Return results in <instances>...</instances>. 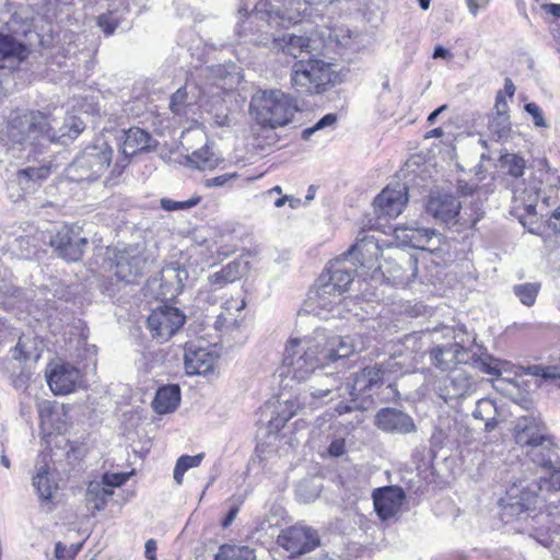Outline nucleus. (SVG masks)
Masks as SVG:
<instances>
[{"label":"nucleus","instance_id":"nucleus-16","mask_svg":"<svg viewBox=\"0 0 560 560\" xmlns=\"http://www.w3.org/2000/svg\"><path fill=\"white\" fill-rule=\"evenodd\" d=\"M408 202V190L406 185L396 183L388 185L378 194L373 202L377 217L397 218Z\"/></svg>","mask_w":560,"mask_h":560},{"label":"nucleus","instance_id":"nucleus-3","mask_svg":"<svg viewBox=\"0 0 560 560\" xmlns=\"http://www.w3.org/2000/svg\"><path fill=\"white\" fill-rule=\"evenodd\" d=\"M357 267L348 259H334L310 291L308 301L322 311L330 312L338 306L353 281Z\"/></svg>","mask_w":560,"mask_h":560},{"label":"nucleus","instance_id":"nucleus-42","mask_svg":"<svg viewBox=\"0 0 560 560\" xmlns=\"http://www.w3.org/2000/svg\"><path fill=\"white\" fill-rule=\"evenodd\" d=\"M51 132L56 135L54 142L66 143L67 140L77 138L83 130L82 122L71 117L68 124L58 127V121L55 118L49 117Z\"/></svg>","mask_w":560,"mask_h":560},{"label":"nucleus","instance_id":"nucleus-46","mask_svg":"<svg viewBox=\"0 0 560 560\" xmlns=\"http://www.w3.org/2000/svg\"><path fill=\"white\" fill-rule=\"evenodd\" d=\"M202 458L203 454L180 456L176 462L173 475L176 483L182 485L185 472L190 468L198 467L201 464Z\"/></svg>","mask_w":560,"mask_h":560},{"label":"nucleus","instance_id":"nucleus-25","mask_svg":"<svg viewBox=\"0 0 560 560\" xmlns=\"http://www.w3.org/2000/svg\"><path fill=\"white\" fill-rule=\"evenodd\" d=\"M417 340L418 337L416 335L406 336L402 342L406 351L397 350L385 362L381 363L388 378L402 375L413 368L415 357L412 353Z\"/></svg>","mask_w":560,"mask_h":560},{"label":"nucleus","instance_id":"nucleus-62","mask_svg":"<svg viewBox=\"0 0 560 560\" xmlns=\"http://www.w3.org/2000/svg\"><path fill=\"white\" fill-rule=\"evenodd\" d=\"M144 547H145V550H144L145 558L149 560H156V549H158L156 541L154 539H149L145 542Z\"/></svg>","mask_w":560,"mask_h":560},{"label":"nucleus","instance_id":"nucleus-61","mask_svg":"<svg viewBox=\"0 0 560 560\" xmlns=\"http://www.w3.org/2000/svg\"><path fill=\"white\" fill-rule=\"evenodd\" d=\"M55 557H56V560H70L71 559V556H69L67 546L60 541H58L55 546Z\"/></svg>","mask_w":560,"mask_h":560},{"label":"nucleus","instance_id":"nucleus-58","mask_svg":"<svg viewBox=\"0 0 560 560\" xmlns=\"http://www.w3.org/2000/svg\"><path fill=\"white\" fill-rule=\"evenodd\" d=\"M468 11L476 16L480 11L488 8L490 0H465Z\"/></svg>","mask_w":560,"mask_h":560},{"label":"nucleus","instance_id":"nucleus-19","mask_svg":"<svg viewBox=\"0 0 560 560\" xmlns=\"http://www.w3.org/2000/svg\"><path fill=\"white\" fill-rule=\"evenodd\" d=\"M188 278L186 269L182 268L178 262H170L161 270L160 279L154 278L149 282L151 288L159 285L160 292L158 298L172 299L182 292L184 282Z\"/></svg>","mask_w":560,"mask_h":560},{"label":"nucleus","instance_id":"nucleus-63","mask_svg":"<svg viewBox=\"0 0 560 560\" xmlns=\"http://www.w3.org/2000/svg\"><path fill=\"white\" fill-rule=\"evenodd\" d=\"M548 224L555 232L560 234V206L550 215Z\"/></svg>","mask_w":560,"mask_h":560},{"label":"nucleus","instance_id":"nucleus-10","mask_svg":"<svg viewBox=\"0 0 560 560\" xmlns=\"http://www.w3.org/2000/svg\"><path fill=\"white\" fill-rule=\"evenodd\" d=\"M88 243V238L81 236L78 226L63 225L49 237V245L55 253L68 261L81 259Z\"/></svg>","mask_w":560,"mask_h":560},{"label":"nucleus","instance_id":"nucleus-11","mask_svg":"<svg viewBox=\"0 0 560 560\" xmlns=\"http://www.w3.org/2000/svg\"><path fill=\"white\" fill-rule=\"evenodd\" d=\"M327 339L324 349L328 363L335 362L338 359L348 358L357 352H362L368 348L370 338L360 332L347 336H335L329 334L326 329L318 328Z\"/></svg>","mask_w":560,"mask_h":560},{"label":"nucleus","instance_id":"nucleus-26","mask_svg":"<svg viewBox=\"0 0 560 560\" xmlns=\"http://www.w3.org/2000/svg\"><path fill=\"white\" fill-rule=\"evenodd\" d=\"M71 295L69 288L58 281H51V288H38L37 291H31L30 310L35 307L49 312V310L57 308L56 300L67 301Z\"/></svg>","mask_w":560,"mask_h":560},{"label":"nucleus","instance_id":"nucleus-4","mask_svg":"<svg viewBox=\"0 0 560 560\" xmlns=\"http://www.w3.org/2000/svg\"><path fill=\"white\" fill-rule=\"evenodd\" d=\"M113 149L104 139L88 144L66 168V176L75 183H92L100 179L109 167Z\"/></svg>","mask_w":560,"mask_h":560},{"label":"nucleus","instance_id":"nucleus-49","mask_svg":"<svg viewBox=\"0 0 560 560\" xmlns=\"http://www.w3.org/2000/svg\"><path fill=\"white\" fill-rule=\"evenodd\" d=\"M201 200V197L198 195L192 196L191 198L184 201H175L168 198H162L160 200L161 208L165 211H185L190 208L197 206Z\"/></svg>","mask_w":560,"mask_h":560},{"label":"nucleus","instance_id":"nucleus-50","mask_svg":"<svg viewBox=\"0 0 560 560\" xmlns=\"http://www.w3.org/2000/svg\"><path fill=\"white\" fill-rule=\"evenodd\" d=\"M489 129L500 139L505 137L510 130V117L508 113L495 114L489 121Z\"/></svg>","mask_w":560,"mask_h":560},{"label":"nucleus","instance_id":"nucleus-37","mask_svg":"<svg viewBox=\"0 0 560 560\" xmlns=\"http://www.w3.org/2000/svg\"><path fill=\"white\" fill-rule=\"evenodd\" d=\"M270 47L276 51H282L285 55L296 58L299 54L307 51L310 47V38L305 36L284 34L281 37H273Z\"/></svg>","mask_w":560,"mask_h":560},{"label":"nucleus","instance_id":"nucleus-40","mask_svg":"<svg viewBox=\"0 0 560 560\" xmlns=\"http://www.w3.org/2000/svg\"><path fill=\"white\" fill-rule=\"evenodd\" d=\"M187 161L197 170L212 171L219 166L221 159L211 147L205 144L202 148L188 154Z\"/></svg>","mask_w":560,"mask_h":560},{"label":"nucleus","instance_id":"nucleus-21","mask_svg":"<svg viewBox=\"0 0 560 560\" xmlns=\"http://www.w3.org/2000/svg\"><path fill=\"white\" fill-rule=\"evenodd\" d=\"M477 383L464 369H454L444 377L440 386V396L445 400L458 399L471 395Z\"/></svg>","mask_w":560,"mask_h":560},{"label":"nucleus","instance_id":"nucleus-22","mask_svg":"<svg viewBox=\"0 0 560 560\" xmlns=\"http://www.w3.org/2000/svg\"><path fill=\"white\" fill-rule=\"evenodd\" d=\"M31 291H23L12 281V273L0 264V306L3 308H22L30 313Z\"/></svg>","mask_w":560,"mask_h":560},{"label":"nucleus","instance_id":"nucleus-17","mask_svg":"<svg viewBox=\"0 0 560 560\" xmlns=\"http://www.w3.org/2000/svg\"><path fill=\"white\" fill-rule=\"evenodd\" d=\"M381 255L382 248L378 241L373 235H363L358 238L357 243L352 245L348 252L336 259H348L350 262L354 264L357 268L360 266L373 269L382 268L377 265Z\"/></svg>","mask_w":560,"mask_h":560},{"label":"nucleus","instance_id":"nucleus-41","mask_svg":"<svg viewBox=\"0 0 560 560\" xmlns=\"http://www.w3.org/2000/svg\"><path fill=\"white\" fill-rule=\"evenodd\" d=\"M499 415L498 407L494 400L490 398H481L477 401L476 408L472 412L475 419L485 421V430L487 432L493 431L499 421L497 419Z\"/></svg>","mask_w":560,"mask_h":560},{"label":"nucleus","instance_id":"nucleus-8","mask_svg":"<svg viewBox=\"0 0 560 560\" xmlns=\"http://www.w3.org/2000/svg\"><path fill=\"white\" fill-rule=\"evenodd\" d=\"M332 65L319 59L299 60L292 67L291 83L300 94H318L332 82Z\"/></svg>","mask_w":560,"mask_h":560},{"label":"nucleus","instance_id":"nucleus-20","mask_svg":"<svg viewBox=\"0 0 560 560\" xmlns=\"http://www.w3.org/2000/svg\"><path fill=\"white\" fill-rule=\"evenodd\" d=\"M375 425L392 434H409L417 431L413 419L405 411L397 408H382L375 415Z\"/></svg>","mask_w":560,"mask_h":560},{"label":"nucleus","instance_id":"nucleus-14","mask_svg":"<svg viewBox=\"0 0 560 560\" xmlns=\"http://www.w3.org/2000/svg\"><path fill=\"white\" fill-rule=\"evenodd\" d=\"M319 536L315 529L304 525H294L283 529L277 542L292 557L311 552L319 545Z\"/></svg>","mask_w":560,"mask_h":560},{"label":"nucleus","instance_id":"nucleus-36","mask_svg":"<svg viewBox=\"0 0 560 560\" xmlns=\"http://www.w3.org/2000/svg\"><path fill=\"white\" fill-rule=\"evenodd\" d=\"M418 260L410 256L404 255L399 258V262L388 269V279L394 285H406L417 277Z\"/></svg>","mask_w":560,"mask_h":560},{"label":"nucleus","instance_id":"nucleus-7","mask_svg":"<svg viewBox=\"0 0 560 560\" xmlns=\"http://www.w3.org/2000/svg\"><path fill=\"white\" fill-rule=\"evenodd\" d=\"M8 136L14 143L45 148L52 143L49 116L42 112H28L11 119Z\"/></svg>","mask_w":560,"mask_h":560},{"label":"nucleus","instance_id":"nucleus-12","mask_svg":"<svg viewBox=\"0 0 560 560\" xmlns=\"http://www.w3.org/2000/svg\"><path fill=\"white\" fill-rule=\"evenodd\" d=\"M185 315L177 307L163 305L152 311L147 319L153 338L168 340L184 325Z\"/></svg>","mask_w":560,"mask_h":560},{"label":"nucleus","instance_id":"nucleus-30","mask_svg":"<svg viewBox=\"0 0 560 560\" xmlns=\"http://www.w3.org/2000/svg\"><path fill=\"white\" fill-rule=\"evenodd\" d=\"M214 355L203 348L189 345L185 350V371L189 375L206 374L213 369Z\"/></svg>","mask_w":560,"mask_h":560},{"label":"nucleus","instance_id":"nucleus-27","mask_svg":"<svg viewBox=\"0 0 560 560\" xmlns=\"http://www.w3.org/2000/svg\"><path fill=\"white\" fill-rule=\"evenodd\" d=\"M431 360L436 368L446 370L453 363H469L470 353L457 342H447L431 350Z\"/></svg>","mask_w":560,"mask_h":560},{"label":"nucleus","instance_id":"nucleus-53","mask_svg":"<svg viewBox=\"0 0 560 560\" xmlns=\"http://www.w3.org/2000/svg\"><path fill=\"white\" fill-rule=\"evenodd\" d=\"M337 116L335 114H327L323 118H320L314 126L306 128L302 132V138L304 140H308L311 136L320 129H324L326 127H331L336 124Z\"/></svg>","mask_w":560,"mask_h":560},{"label":"nucleus","instance_id":"nucleus-9","mask_svg":"<svg viewBox=\"0 0 560 560\" xmlns=\"http://www.w3.org/2000/svg\"><path fill=\"white\" fill-rule=\"evenodd\" d=\"M537 495L522 486L513 485L506 492L505 504L503 505L502 517L509 522L510 518L528 522L537 516L533 515L536 509ZM504 502V500H502Z\"/></svg>","mask_w":560,"mask_h":560},{"label":"nucleus","instance_id":"nucleus-54","mask_svg":"<svg viewBox=\"0 0 560 560\" xmlns=\"http://www.w3.org/2000/svg\"><path fill=\"white\" fill-rule=\"evenodd\" d=\"M236 178H238L237 173H225L215 177L206 178L202 182V184L206 188L225 187L229 186Z\"/></svg>","mask_w":560,"mask_h":560},{"label":"nucleus","instance_id":"nucleus-51","mask_svg":"<svg viewBox=\"0 0 560 560\" xmlns=\"http://www.w3.org/2000/svg\"><path fill=\"white\" fill-rule=\"evenodd\" d=\"M294 406V401L287 400L284 407L278 412V416L270 420V427L276 430L282 428L284 423L296 413Z\"/></svg>","mask_w":560,"mask_h":560},{"label":"nucleus","instance_id":"nucleus-1","mask_svg":"<svg viewBox=\"0 0 560 560\" xmlns=\"http://www.w3.org/2000/svg\"><path fill=\"white\" fill-rule=\"evenodd\" d=\"M326 343L322 331L314 330L311 336L290 338L283 352L282 364L287 374L298 383L311 382L307 393L313 398L341 389L336 374L323 372L329 364L322 349Z\"/></svg>","mask_w":560,"mask_h":560},{"label":"nucleus","instance_id":"nucleus-23","mask_svg":"<svg viewBox=\"0 0 560 560\" xmlns=\"http://www.w3.org/2000/svg\"><path fill=\"white\" fill-rule=\"evenodd\" d=\"M405 498L404 490L397 486L376 489L373 492L375 512L383 521L389 520L400 511Z\"/></svg>","mask_w":560,"mask_h":560},{"label":"nucleus","instance_id":"nucleus-28","mask_svg":"<svg viewBox=\"0 0 560 560\" xmlns=\"http://www.w3.org/2000/svg\"><path fill=\"white\" fill-rule=\"evenodd\" d=\"M32 485L38 495L42 504L50 503L52 494L58 489V482L55 478L54 471L43 457V460L35 466V472L32 478Z\"/></svg>","mask_w":560,"mask_h":560},{"label":"nucleus","instance_id":"nucleus-13","mask_svg":"<svg viewBox=\"0 0 560 560\" xmlns=\"http://www.w3.org/2000/svg\"><path fill=\"white\" fill-rule=\"evenodd\" d=\"M395 236L404 245L433 253L439 249L443 236L433 229L423 228L418 222L399 225L394 230Z\"/></svg>","mask_w":560,"mask_h":560},{"label":"nucleus","instance_id":"nucleus-56","mask_svg":"<svg viewBox=\"0 0 560 560\" xmlns=\"http://www.w3.org/2000/svg\"><path fill=\"white\" fill-rule=\"evenodd\" d=\"M525 110L533 117V121L537 127H545L546 120L541 108L536 103H527Z\"/></svg>","mask_w":560,"mask_h":560},{"label":"nucleus","instance_id":"nucleus-35","mask_svg":"<svg viewBox=\"0 0 560 560\" xmlns=\"http://www.w3.org/2000/svg\"><path fill=\"white\" fill-rule=\"evenodd\" d=\"M245 265L240 260H233L221 270L209 275L208 285L211 291H217L229 283L240 279L244 272Z\"/></svg>","mask_w":560,"mask_h":560},{"label":"nucleus","instance_id":"nucleus-24","mask_svg":"<svg viewBox=\"0 0 560 560\" xmlns=\"http://www.w3.org/2000/svg\"><path fill=\"white\" fill-rule=\"evenodd\" d=\"M145 258L130 250L118 252L110 264V270L118 281L131 282L141 275Z\"/></svg>","mask_w":560,"mask_h":560},{"label":"nucleus","instance_id":"nucleus-64","mask_svg":"<svg viewBox=\"0 0 560 560\" xmlns=\"http://www.w3.org/2000/svg\"><path fill=\"white\" fill-rule=\"evenodd\" d=\"M238 511H240V508H238L237 505H233V506L229 510V512H228L226 516H225V517H224V520L222 521V526H223L224 528L229 527V526L233 523V521L235 520V517H236V515H237Z\"/></svg>","mask_w":560,"mask_h":560},{"label":"nucleus","instance_id":"nucleus-57","mask_svg":"<svg viewBox=\"0 0 560 560\" xmlns=\"http://www.w3.org/2000/svg\"><path fill=\"white\" fill-rule=\"evenodd\" d=\"M128 479V475L126 474H106L104 475L102 482L106 487L113 490L114 487H119L124 485Z\"/></svg>","mask_w":560,"mask_h":560},{"label":"nucleus","instance_id":"nucleus-15","mask_svg":"<svg viewBox=\"0 0 560 560\" xmlns=\"http://www.w3.org/2000/svg\"><path fill=\"white\" fill-rule=\"evenodd\" d=\"M46 380L55 395H67L82 383L81 371L70 363L52 362L46 368Z\"/></svg>","mask_w":560,"mask_h":560},{"label":"nucleus","instance_id":"nucleus-5","mask_svg":"<svg viewBox=\"0 0 560 560\" xmlns=\"http://www.w3.org/2000/svg\"><path fill=\"white\" fill-rule=\"evenodd\" d=\"M296 110L295 100L280 90L258 92L250 102V112L256 121L272 129L291 121Z\"/></svg>","mask_w":560,"mask_h":560},{"label":"nucleus","instance_id":"nucleus-33","mask_svg":"<svg viewBox=\"0 0 560 560\" xmlns=\"http://www.w3.org/2000/svg\"><path fill=\"white\" fill-rule=\"evenodd\" d=\"M50 172L51 168L47 164L25 167L16 173L12 185L19 186L24 194L34 192L40 183L50 175Z\"/></svg>","mask_w":560,"mask_h":560},{"label":"nucleus","instance_id":"nucleus-52","mask_svg":"<svg viewBox=\"0 0 560 560\" xmlns=\"http://www.w3.org/2000/svg\"><path fill=\"white\" fill-rule=\"evenodd\" d=\"M187 102V91L179 88L171 97L170 108L175 115H185V105Z\"/></svg>","mask_w":560,"mask_h":560},{"label":"nucleus","instance_id":"nucleus-31","mask_svg":"<svg viewBox=\"0 0 560 560\" xmlns=\"http://www.w3.org/2000/svg\"><path fill=\"white\" fill-rule=\"evenodd\" d=\"M28 55V48L12 35L0 33V68H15Z\"/></svg>","mask_w":560,"mask_h":560},{"label":"nucleus","instance_id":"nucleus-55","mask_svg":"<svg viewBox=\"0 0 560 560\" xmlns=\"http://www.w3.org/2000/svg\"><path fill=\"white\" fill-rule=\"evenodd\" d=\"M34 237L31 236H20L15 240L18 248L21 250V256L23 258L30 259L37 254V248L35 244H32Z\"/></svg>","mask_w":560,"mask_h":560},{"label":"nucleus","instance_id":"nucleus-6","mask_svg":"<svg viewBox=\"0 0 560 560\" xmlns=\"http://www.w3.org/2000/svg\"><path fill=\"white\" fill-rule=\"evenodd\" d=\"M560 186V177L539 170V177H534L529 183H523V187L513 191L515 209H524L529 215L544 213L551 205L556 203L555 187Z\"/></svg>","mask_w":560,"mask_h":560},{"label":"nucleus","instance_id":"nucleus-29","mask_svg":"<svg viewBox=\"0 0 560 560\" xmlns=\"http://www.w3.org/2000/svg\"><path fill=\"white\" fill-rule=\"evenodd\" d=\"M385 381H389V378L387 377V373L385 372L381 363H377L373 366H366L362 369L355 375L353 385H346L345 392L352 395L351 389H353L359 393L365 394L368 392L373 390L374 388L381 387Z\"/></svg>","mask_w":560,"mask_h":560},{"label":"nucleus","instance_id":"nucleus-18","mask_svg":"<svg viewBox=\"0 0 560 560\" xmlns=\"http://www.w3.org/2000/svg\"><path fill=\"white\" fill-rule=\"evenodd\" d=\"M462 205L456 197L450 194L431 196L425 205V212L435 222L443 224H456L460 217Z\"/></svg>","mask_w":560,"mask_h":560},{"label":"nucleus","instance_id":"nucleus-39","mask_svg":"<svg viewBox=\"0 0 560 560\" xmlns=\"http://www.w3.org/2000/svg\"><path fill=\"white\" fill-rule=\"evenodd\" d=\"M106 13L101 14L97 19V26L106 36L114 34L128 13V8L122 1H119L118 5L112 4Z\"/></svg>","mask_w":560,"mask_h":560},{"label":"nucleus","instance_id":"nucleus-44","mask_svg":"<svg viewBox=\"0 0 560 560\" xmlns=\"http://www.w3.org/2000/svg\"><path fill=\"white\" fill-rule=\"evenodd\" d=\"M215 560H256L254 550L248 547L221 546Z\"/></svg>","mask_w":560,"mask_h":560},{"label":"nucleus","instance_id":"nucleus-59","mask_svg":"<svg viewBox=\"0 0 560 560\" xmlns=\"http://www.w3.org/2000/svg\"><path fill=\"white\" fill-rule=\"evenodd\" d=\"M328 453L330 456L339 457L345 453V440L335 439L328 446Z\"/></svg>","mask_w":560,"mask_h":560},{"label":"nucleus","instance_id":"nucleus-34","mask_svg":"<svg viewBox=\"0 0 560 560\" xmlns=\"http://www.w3.org/2000/svg\"><path fill=\"white\" fill-rule=\"evenodd\" d=\"M152 137L149 132L140 128H130L124 132L121 152L126 158L132 156L139 152L151 148Z\"/></svg>","mask_w":560,"mask_h":560},{"label":"nucleus","instance_id":"nucleus-32","mask_svg":"<svg viewBox=\"0 0 560 560\" xmlns=\"http://www.w3.org/2000/svg\"><path fill=\"white\" fill-rule=\"evenodd\" d=\"M18 339L14 348H11L12 358L15 360H30L32 358H38V354L34 353L32 341L28 338L20 336V331L14 328L7 326L5 322L0 319V343L14 342Z\"/></svg>","mask_w":560,"mask_h":560},{"label":"nucleus","instance_id":"nucleus-45","mask_svg":"<svg viewBox=\"0 0 560 560\" xmlns=\"http://www.w3.org/2000/svg\"><path fill=\"white\" fill-rule=\"evenodd\" d=\"M469 363H471L476 369H478L482 373L497 377L501 375V361L491 357L488 353H483L478 357H476V354H470Z\"/></svg>","mask_w":560,"mask_h":560},{"label":"nucleus","instance_id":"nucleus-2","mask_svg":"<svg viewBox=\"0 0 560 560\" xmlns=\"http://www.w3.org/2000/svg\"><path fill=\"white\" fill-rule=\"evenodd\" d=\"M513 436L525 456L549 474L560 469V447L547 425L538 418L523 417L517 420Z\"/></svg>","mask_w":560,"mask_h":560},{"label":"nucleus","instance_id":"nucleus-60","mask_svg":"<svg viewBox=\"0 0 560 560\" xmlns=\"http://www.w3.org/2000/svg\"><path fill=\"white\" fill-rule=\"evenodd\" d=\"M285 202H289L290 208L294 209L300 205L301 201L293 196H281L273 201V205L276 208H281L285 205Z\"/></svg>","mask_w":560,"mask_h":560},{"label":"nucleus","instance_id":"nucleus-38","mask_svg":"<svg viewBox=\"0 0 560 560\" xmlns=\"http://www.w3.org/2000/svg\"><path fill=\"white\" fill-rule=\"evenodd\" d=\"M180 401V390L178 385H167L161 387L152 402L153 409L160 413L173 412Z\"/></svg>","mask_w":560,"mask_h":560},{"label":"nucleus","instance_id":"nucleus-43","mask_svg":"<svg viewBox=\"0 0 560 560\" xmlns=\"http://www.w3.org/2000/svg\"><path fill=\"white\" fill-rule=\"evenodd\" d=\"M113 495V490L102 481H91L89 483L85 500L92 504L94 511H101L105 508L107 499Z\"/></svg>","mask_w":560,"mask_h":560},{"label":"nucleus","instance_id":"nucleus-48","mask_svg":"<svg viewBox=\"0 0 560 560\" xmlns=\"http://www.w3.org/2000/svg\"><path fill=\"white\" fill-rule=\"evenodd\" d=\"M502 166L506 168V172L518 178L524 174V170L526 167L525 160L516 154H506L502 158Z\"/></svg>","mask_w":560,"mask_h":560},{"label":"nucleus","instance_id":"nucleus-47","mask_svg":"<svg viewBox=\"0 0 560 560\" xmlns=\"http://www.w3.org/2000/svg\"><path fill=\"white\" fill-rule=\"evenodd\" d=\"M513 290L524 305L532 306L536 301L539 285L536 283H522L514 285Z\"/></svg>","mask_w":560,"mask_h":560}]
</instances>
